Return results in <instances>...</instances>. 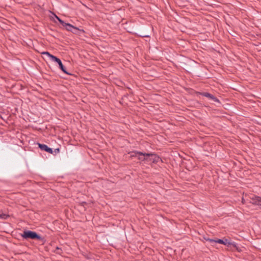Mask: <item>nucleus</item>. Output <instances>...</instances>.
I'll return each instance as SVG.
<instances>
[{
	"mask_svg": "<svg viewBox=\"0 0 261 261\" xmlns=\"http://www.w3.org/2000/svg\"><path fill=\"white\" fill-rule=\"evenodd\" d=\"M39 148L43 151H45L48 153H49L50 154L53 153V150L52 148L49 147L47 145L44 144H41L38 143Z\"/></svg>",
	"mask_w": 261,
	"mask_h": 261,
	"instance_id": "obj_3",
	"label": "nucleus"
},
{
	"mask_svg": "<svg viewBox=\"0 0 261 261\" xmlns=\"http://www.w3.org/2000/svg\"><path fill=\"white\" fill-rule=\"evenodd\" d=\"M138 35L141 37H149V35L146 34V33L144 32H140V33L138 34Z\"/></svg>",
	"mask_w": 261,
	"mask_h": 261,
	"instance_id": "obj_14",
	"label": "nucleus"
},
{
	"mask_svg": "<svg viewBox=\"0 0 261 261\" xmlns=\"http://www.w3.org/2000/svg\"><path fill=\"white\" fill-rule=\"evenodd\" d=\"M207 240L211 243H219L221 244H223V243H224L223 239L214 240V239H209Z\"/></svg>",
	"mask_w": 261,
	"mask_h": 261,
	"instance_id": "obj_10",
	"label": "nucleus"
},
{
	"mask_svg": "<svg viewBox=\"0 0 261 261\" xmlns=\"http://www.w3.org/2000/svg\"><path fill=\"white\" fill-rule=\"evenodd\" d=\"M242 202L244 203V197H242Z\"/></svg>",
	"mask_w": 261,
	"mask_h": 261,
	"instance_id": "obj_20",
	"label": "nucleus"
},
{
	"mask_svg": "<svg viewBox=\"0 0 261 261\" xmlns=\"http://www.w3.org/2000/svg\"><path fill=\"white\" fill-rule=\"evenodd\" d=\"M138 153L139 155H145L146 156V163L147 164H156L160 161H161V159L155 153L143 152H139Z\"/></svg>",
	"mask_w": 261,
	"mask_h": 261,
	"instance_id": "obj_2",
	"label": "nucleus"
},
{
	"mask_svg": "<svg viewBox=\"0 0 261 261\" xmlns=\"http://www.w3.org/2000/svg\"><path fill=\"white\" fill-rule=\"evenodd\" d=\"M42 54L48 57L50 60H51L53 62L57 63L60 61V59L57 58V57L50 54L48 51H44L42 53Z\"/></svg>",
	"mask_w": 261,
	"mask_h": 261,
	"instance_id": "obj_4",
	"label": "nucleus"
},
{
	"mask_svg": "<svg viewBox=\"0 0 261 261\" xmlns=\"http://www.w3.org/2000/svg\"><path fill=\"white\" fill-rule=\"evenodd\" d=\"M21 236L24 239H37L42 242H44V238L38 235L36 232L31 230H25Z\"/></svg>",
	"mask_w": 261,
	"mask_h": 261,
	"instance_id": "obj_1",
	"label": "nucleus"
},
{
	"mask_svg": "<svg viewBox=\"0 0 261 261\" xmlns=\"http://www.w3.org/2000/svg\"><path fill=\"white\" fill-rule=\"evenodd\" d=\"M9 217V215L7 214H0V219H7Z\"/></svg>",
	"mask_w": 261,
	"mask_h": 261,
	"instance_id": "obj_12",
	"label": "nucleus"
},
{
	"mask_svg": "<svg viewBox=\"0 0 261 261\" xmlns=\"http://www.w3.org/2000/svg\"><path fill=\"white\" fill-rule=\"evenodd\" d=\"M56 19L59 21L61 24L63 25L65 22L63 20H62L57 15H55Z\"/></svg>",
	"mask_w": 261,
	"mask_h": 261,
	"instance_id": "obj_17",
	"label": "nucleus"
},
{
	"mask_svg": "<svg viewBox=\"0 0 261 261\" xmlns=\"http://www.w3.org/2000/svg\"><path fill=\"white\" fill-rule=\"evenodd\" d=\"M60 152V148H58L53 150V154L56 155Z\"/></svg>",
	"mask_w": 261,
	"mask_h": 261,
	"instance_id": "obj_18",
	"label": "nucleus"
},
{
	"mask_svg": "<svg viewBox=\"0 0 261 261\" xmlns=\"http://www.w3.org/2000/svg\"><path fill=\"white\" fill-rule=\"evenodd\" d=\"M139 152H141V151H132V152H130V153H132V154L130 155V156L131 157H136L138 155L139 156V154L138 153Z\"/></svg>",
	"mask_w": 261,
	"mask_h": 261,
	"instance_id": "obj_11",
	"label": "nucleus"
},
{
	"mask_svg": "<svg viewBox=\"0 0 261 261\" xmlns=\"http://www.w3.org/2000/svg\"><path fill=\"white\" fill-rule=\"evenodd\" d=\"M223 245H226L227 246L232 245L234 247H237V243H236L235 242H231L229 241L228 239H223Z\"/></svg>",
	"mask_w": 261,
	"mask_h": 261,
	"instance_id": "obj_8",
	"label": "nucleus"
},
{
	"mask_svg": "<svg viewBox=\"0 0 261 261\" xmlns=\"http://www.w3.org/2000/svg\"><path fill=\"white\" fill-rule=\"evenodd\" d=\"M211 100H212L214 102H217L219 105L221 104L220 101L217 97H216L214 96H213V97H212V98Z\"/></svg>",
	"mask_w": 261,
	"mask_h": 261,
	"instance_id": "obj_15",
	"label": "nucleus"
},
{
	"mask_svg": "<svg viewBox=\"0 0 261 261\" xmlns=\"http://www.w3.org/2000/svg\"><path fill=\"white\" fill-rule=\"evenodd\" d=\"M196 94L197 95H201L202 96H205L209 98L210 99H211L212 97H213V95L208 93V92H196Z\"/></svg>",
	"mask_w": 261,
	"mask_h": 261,
	"instance_id": "obj_7",
	"label": "nucleus"
},
{
	"mask_svg": "<svg viewBox=\"0 0 261 261\" xmlns=\"http://www.w3.org/2000/svg\"><path fill=\"white\" fill-rule=\"evenodd\" d=\"M234 248H236V249H237L238 251H239V252L241 251V248H240L239 247H238L237 246V247H234Z\"/></svg>",
	"mask_w": 261,
	"mask_h": 261,
	"instance_id": "obj_19",
	"label": "nucleus"
},
{
	"mask_svg": "<svg viewBox=\"0 0 261 261\" xmlns=\"http://www.w3.org/2000/svg\"><path fill=\"white\" fill-rule=\"evenodd\" d=\"M251 202L260 206L261 208V197H254L252 198Z\"/></svg>",
	"mask_w": 261,
	"mask_h": 261,
	"instance_id": "obj_5",
	"label": "nucleus"
},
{
	"mask_svg": "<svg viewBox=\"0 0 261 261\" xmlns=\"http://www.w3.org/2000/svg\"><path fill=\"white\" fill-rule=\"evenodd\" d=\"M62 25L63 27H64L66 29V30H67L68 31L71 32V31H72L73 28H74L73 25H72V24H71L70 23H66L65 22L63 23V24Z\"/></svg>",
	"mask_w": 261,
	"mask_h": 261,
	"instance_id": "obj_9",
	"label": "nucleus"
},
{
	"mask_svg": "<svg viewBox=\"0 0 261 261\" xmlns=\"http://www.w3.org/2000/svg\"><path fill=\"white\" fill-rule=\"evenodd\" d=\"M80 31V29H79L77 28L74 26V28H73L72 31L71 32H72L74 34H77L78 32Z\"/></svg>",
	"mask_w": 261,
	"mask_h": 261,
	"instance_id": "obj_16",
	"label": "nucleus"
},
{
	"mask_svg": "<svg viewBox=\"0 0 261 261\" xmlns=\"http://www.w3.org/2000/svg\"><path fill=\"white\" fill-rule=\"evenodd\" d=\"M57 63L59 65V67L60 68V69L65 74H68V75H71V73H69L67 72V71L66 70V69L65 68V67L63 65L62 63V61L61 60H60V61L59 62H57Z\"/></svg>",
	"mask_w": 261,
	"mask_h": 261,
	"instance_id": "obj_6",
	"label": "nucleus"
},
{
	"mask_svg": "<svg viewBox=\"0 0 261 261\" xmlns=\"http://www.w3.org/2000/svg\"><path fill=\"white\" fill-rule=\"evenodd\" d=\"M138 160H139L141 161H144L145 163H146L147 159H146V156L145 155H139Z\"/></svg>",
	"mask_w": 261,
	"mask_h": 261,
	"instance_id": "obj_13",
	"label": "nucleus"
}]
</instances>
